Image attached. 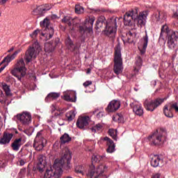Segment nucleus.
<instances>
[{"label": "nucleus", "mask_w": 178, "mask_h": 178, "mask_svg": "<svg viewBox=\"0 0 178 178\" xmlns=\"http://www.w3.org/2000/svg\"><path fill=\"white\" fill-rule=\"evenodd\" d=\"M72 159V155L70 154V151L65 149V153L60 159H56L53 166H50L49 168L46 170L44 178H59L62 176L63 171V167L65 165H69Z\"/></svg>", "instance_id": "f257e3e1"}, {"label": "nucleus", "mask_w": 178, "mask_h": 178, "mask_svg": "<svg viewBox=\"0 0 178 178\" xmlns=\"http://www.w3.org/2000/svg\"><path fill=\"white\" fill-rule=\"evenodd\" d=\"M108 169H109V166L106 165V164H101L97 169H95V166L92 164L88 172L84 170V166L83 165H77L75 168V172L76 173L82 175V176L86 175L88 177L90 178H108V177L104 174L105 172H108Z\"/></svg>", "instance_id": "f03ea898"}, {"label": "nucleus", "mask_w": 178, "mask_h": 178, "mask_svg": "<svg viewBox=\"0 0 178 178\" xmlns=\"http://www.w3.org/2000/svg\"><path fill=\"white\" fill-rule=\"evenodd\" d=\"M147 16H148V11H143L138 15V10L135 8L124 15V24L125 26H133V20H134L137 22L138 27L141 28L145 26Z\"/></svg>", "instance_id": "7ed1b4c3"}, {"label": "nucleus", "mask_w": 178, "mask_h": 178, "mask_svg": "<svg viewBox=\"0 0 178 178\" xmlns=\"http://www.w3.org/2000/svg\"><path fill=\"white\" fill-rule=\"evenodd\" d=\"M105 17H99L96 22L97 29H101V27L104 24L106 29L103 31V34H104V35H107V37H110V38H115L116 36V31L118 30L116 19H108L106 22H105Z\"/></svg>", "instance_id": "20e7f679"}, {"label": "nucleus", "mask_w": 178, "mask_h": 178, "mask_svg": "<svg viewBox=\"0 0 178 178\" xmlns=\"http://www.w3.org/2000/svg\"><path fill=\"white\" fill-rule=\"evenodd\" d=\"M165 33L168 34V47L170 49H175L176 47V41L178 38V32L171 31L169 33V28L168 25H163L161 28V32L160 33V40H163V34Z\"/></svg>", "instance_id": "39448f33"}, {"label": "nucleus", "mask_w": 178, "mask_h": 178, "mask_svg": "<svg viewBox=\"0 0 178 178\" xmlns=\"http://www.w3.org/2000/svg\"><path fill=\"white\" fill-rule=\"evenodd\" d=\"M114 73L117 75L123 72V58H122V49L120 44H117L114 53Z\"/></svg>", "instance_id": "423d86ee"}, {"label": "nucleus", "mask_w": 178, "mask_h": 178, "mask_svg": "<svg viewBox=\"0 0 178 178\" xmlns=\"http://www.w3.org/2000/svg\"><path fill=\"white\" fill-rule=\"evenodd\" d=\"M11 74L13 76H15L19 81H22V79L27 74V68H26V64L23 58L19 59L17 62L15 68L11 70Z\"/></svg>", "instance_id": "0eeeda50"}, {"label": "nucleus", "mask_w": 178, "mask_h": 178, "mask_svg": "<svg viewBox=\"0 0 178 178\" xmlns=\"http://www.w3.org/2000/svg\"><path fill=\"white\" fill-rule=\"evenodd\" d=\"M41 46L38 41H35L32 47H30L25 53L24 60L26 63H30L32 60H34L37 56H38L40 52H41Z\"/></svg>", "instance_id": "6e6552de"}, {"label": "nucleus", "mask_w": 178, "mask_h": 178, "mask_svg": "<svg viewBox=\"0 0 178 178\" xmlns=\"http://www.w3.org/2000/svg\"><path fill=\"white\" fill-rule=\"evenodd\" d=\"M40 24L42 29H44V32L42 33V35L44 38L45 41L51 40L55 31L54 30V28L51 26V22L49 21V19L48 18H44L43 21L40 22Z\"/></svg>", "instance_id": "1a4fd4ad"}, {"label": "nucleus", "mask_w": 178, "mask_h": 178, "mask_svg": "<svg viewBox=\"0 0 178 178\" xmlns=\"http://www.w3.org/2000/svg\"><path fill=\"white\" fill-rule=\"evenodd\" d=\"M45 145H47V139L44 138L43 131H40L35 138L33 147L36 151H42Z\"/></svg>", "instance_id": "9d476101"}, {"label": "nucleus", "mask_w": 178, "mask_h": 178, "mask_svg": "<svg viewBox=\"0 0 178 178\" xmlns=\"http://www.w3.org/2000/svg\"><path fill=\"white\" fill-rule=\"evenodd\" d=\"M164 101H166V98H157L155 100L147 99L144 102V106L147 111L153 112V111H155Z\"/></svg>", "instance_id": "9b49d317"}, {"label": "nucleus", "mask_w": 178, "mask_h": 178, "mask_svg": "<svg viewBox=\"0 0 178 178\" xmlns=\"http://www.w3.org/2000/svg\"><path fill=\"white\" fill-rule=\"evenodd\" d=\"M94 22H95V17H92L86 19L84 25L79 26L81 33H86L88 35H92V26H94Z\"/></svg>", "instance_id": "f8f14e48"}, {"label": "nucleus", "mask_w": 178, "mask_h": 178, "mask_svg": "<svg viewBox=\"0 0 178 178\" xmlns=\"http://www.w3.org/2000/svg\"><path fill=\"white\" fill-rule=\"evenodd\" d=\"M17 119L24 126H29V124L31 123V114L29 112H24L22 114L17 115Z\"/></svg>", "instance_id": "ddd939ff"}, {"label": "nucleus", "mask_w": 178, "mask_h": 178, "mask_svg": "<svg viewBox=\"0 0 178 178\" xmlns=\"http://www.w3.org/2000/svg\"><path fill=\"white\" fill-rule=\"evenodd\" d=\"M163 138V131H156L152 136H149V139L152 143L153 145H159L160 144H162Z\"/></svg>", "instance_id": "4468645a"}, {"label": "nucleus", "mask_w": 178, "mask_h": 178, "mask_svg": "<svg viewBox=\"0 0 178 178\" xmlns=\"http://www.w3.org/2000/svg\"><path fill=\"white\" fill-rule=\"evenodd\" d=\"M63 98L65 101L76 102L77 99L76 92L73 90H67L63 93Z\"/></svg>", "instance_id": "2eb2a0df"}, {"label": "nucleus", "mask_w": 178, "mask_h": 178, "mask_svg": "<svg viewBox=\"0 0 178 178\" xmlns=\"http://www.w3.org/2000/svg\"><path fill=\"white\" fill-rule=\"evenodd\" d=\"M131 108H133V111L138 116H143L144 114V109L143 108V106L138 102H134L131 104Z\"/></svg>", "instance_id": "dca6fc26"}, {"label": "nucleus", "mask_w": 178, "mask_h": 178, "mask_svg": "<svg viewBox=\"0 0 178 178\" xmlns=\"http://www.w3.org/2000/svg\"><path fill=\"white\" fill-rule=\"evenodd\" d=\"M175 108V112H178V104L175 103L171 105L170 108L168 105L164 106L163 112L167 118H173V113H172V109Z\"/></svg>", "instance_id": "f3484780"}, {"label": "nucleus", "mask_w": 178, "mask_h": 178, "mask_svg": "<svg viewBox=\"0 0 178 178\" xmlns=\"http://www.w3.org/2000/svg\"><path fill=\"white\" fill-rule=\"evenodd\" d=\"M119 108H120V101L113 100L108 104L106 111L107 112H116Z\"/></svg>", "instance_id": "a211bd4d"}, {"label": "nucleus", "mask_w": 178, "mask_h": 178, "mask_svg": "<svg viewBox=\"0 0 178 178\" xmlns=\"http://www.w3.org/2000/svg\"><path fill=\"white\" fill-rule=\"evenodd\" d=\"M12 138H13V134L4 132L3 134V137L0 139V145H6V144H9Z\"/></svg>", "instance_id": "6ab92c4d"}, {"label": "nucleus", "mask_w": 178, "mask_h": 178, "mask_svg": "<svg viewBox=\"0 0 178 178\" xmlns=\"http://www.w3.org/2000/svg\"><path fill=\"white\" fill-rule=\"evenodd\" d=\"M90 121V117H81L76 122V126L79 129H84V127L88 126V122Z\"/></svg>", "instance_id": "aec40b11"}, {"label": "nucleus", "mask_w": 178, "mask_h": 178, "mask_svg": "<svg viewBox=\"0 0 178 178\" xmlns=\"http://www.w3.org/2000/svg\"><path fill=\"white\" fill-rule=\"evenodd\" d=\"M20 52V49H18L17 51H15L14 52L13 54L10 55H8L7 56H6L3 60L1 61V63H0V66L1 65H9V63H10V62H12V60H13V59H15V58H16V56H17V54Z\"/></svg>", "instance_id": "412c9836"}, {"label": "nucleus", "mask_w": 178, "mask_h": 178, "mask_svg": "<svg viewBox=\"0 0 178 178\" xmlns=\"http://www.w3.org/2000/svg\"><path fill=\"white\" fill-rule=\"evenodd\" d=\"M153 20L154 22H156L159 24H162L166 20V17H165V14L161 11H157L154 15H153Z\"/></svg>", "instance_id": "4be33fe9"}, {"label": "nucleus", "mask_w": 178, "mask_h": 178, "mask_svg": "<svg viewBox=\"0 0 178 178\" xmlns=\"http://www.w3.org/2000/svg\"><path fill=\"white\" fill-rule=\"evenodd\" d=\"M47 166V162L45 161V156L40 155L38 156V169L40 173H42Z\"/></svg>", "instance_id": "5701e85b"}, {"label": "nucleus", "mask_w": 178, "mask_h": 178, "mask_svg": "<svg viewBox=\"0 0 178 178\" xmlns=\"http://www.w3.org/2000/svg\"><path fill=\"white\" fill-rule=\"evenodd\" d=\"M104 141H107L106 144L108 145V148H107V152H108L109 154H112V152H115V143H113V140H112L111 139H110L108 137H105L104 138Z\"/></svg>", "instance_id": "b1692460"}, {"label": "nucleus", "mask_w": 178, "mask_h": 178, "mask_svg": "<svg viewBox=\"0 0 178 178\" xmlns=\"http://www.w3.org/2000/svg\"><path fill=\"white\" fill-rule=\"evenodd\" d=\"M23 145V143H22V138H16L13 143L11 144V147L13 149V151H19L20 149V147Z\"/></svg>", "instance_id": "393cba45"}, {"label": "nucleus", "mask_w": 178, "mask_h": 178, "mask_svg": "<svg viewBox=\"0 0 178 178\" xmlns=\"http://www.w3.org/2000/svg\"><path fill=\"white\" fill-rule=\"evenodd\" d=\"M60 97V93L59 92H51L47 97L45 98L46 102H51V101H54V99H57Z\"/></svg>", "instance_id": "a878e982"}, {"label": "nucleus", "mask_w": 178, "mask_h": 178, "mask_svg": "<svg viewBox=\"0 0 178 178\" xmlns=\"http://www.w3.org/2000/svg\"><path fill=\"white\" fill-rule=\"evenodd\" d=\"M159 162H161V158L159 157V156H152L150 163L153 168H158V166H159Z\"/></svg>", "instance_id": "bb28decb"}, {"label": "nucleus", "mask_w": 178, "mask_h": 178, "mask_svg": "<svg viewBox=\"0 0 178 178\" xmlns=\"http://www.w3.org/2000/svg\"><path fill=\"white\" fill-rule=\"evenodd\" d=\"M52 8V6L49 4H45L44 6H39L37 7L36 10L40 12V13H44L47 12V10H50Z\"/></svg>", "instance_id": "cd10ccee"}, {"label": "nucleus", "mask_w": 178, "mask_h": 178, "mask_svg": "<svg viewBox=\"0 0 178 178\" xmlns=\"http://www.w3.org/2000/svg\"><path fill=\"white\" fill-rule=\"evenodd\" d=\"M143 43V49L140 50L141 54H145V51L147 49V47H148V35L146 33V35L143 36L142 39Z\"/></svg>", "instance_id": "c85d7f7f"}, {"label": "nucleus", "mask_w": 178, "mask_h": 178, "mask_svg": "<svg viewBox=\"0 0 178 178\" xmlns=\"http://www.w3.org/2000/svg\"><path fill=\"white\" fill-rule=\"evenodd\" d=\"M2 89L6 93L7 97H12V90H10V86L6 84V83H2Z\"/></svg>", "instance_id": "c756f323"}, {"label": "nucleus", "mask_w": 178, "mask_h": 178, "mask_svg": "<svg viewBox=\"0 0 178 178\" xmlns=\"http://www.w3.org/2000/svg\"><path fill=\"white\" fill-rule=\"evenodd\" d=\"M63 23L67 24L68 26H72V24H74V19L72 18L70 16H65L62 19Z\"/></svg>", "instance_id": "7c9ffc66"}, {"label": "nucleus", "mask_w": 178, "mask_h": 178, "mask_svg": "<svg viewBox=\"0 0 178 178\" xmlns=\"http://www.w3.org/2000/svg\"><path fill=\"white\" fill-rule=\"evenodd\" d=\"M60 141L61 144H66L67 143H70L72 141V138L67 134H64L60 138Z\"/></svg>", "instance_id": "2f4dec72"}, {"label": "nucleus", "mask_w": 178, "mask_h": 178, "mask_svg": "<svg viewBox=\"0 0 178 178\" xmlns=\"http://www.w3.org/2000/svg\"><path fill=\"white\" fill-rule=\"evenodd\" d=\"M66 45L68 47V49L71 51H74L77 47L74 46V44H73V41H72V39H70V37H68L65 41Z\"/></svg>", "instance_id": "473e14b6"}, {"label": "nucleus", "mask_w": 178, "mask_h": 178, "mask_svg": "<svg viewBox=\"0 0 178 178\" xmlns=\"http://www.w3.org/2000/svg\"><path fill=\"white\" fill-rule=\"evenodd\" d=\"M105 158V155H93L92 156V163H97V162H99L100 161H102Z\"/></svg>", "instance_id": "72a5a7b5"}, {"label": "nucleus", "mask_w": 178, "mask_h": 178, "mask_svg": "<svg viewBox=\"0 0 178 178\" xmlns=\"http://www.w3.org/2000/svg\"><path fill=\"white\" fill-rule=\"evenodd\" d=\"M143 66V60L141 59V57L138 56L136 58V67H135V70L136 72H138V69Z\"/></svg>", "instance_id": "f704fd0d"}, {"label": "nucleus", "mask_w": 178, "mask_h": 178, "mask_svg": "<svg viewBox=\"0 0 178 178\" xmlns=\"http://www.w3.org/2000/svg\"><path fill=\"white\" fill-rule=\"evenodd\" d=\"M65 116L69 122H72L76 118V111H70L65 114Z\"/></svg>", "instance_id": "c9c22d12"}, {"label": "nucleus", "mask_w": 178, "mask_h": 178, "mask_svg": "<svg viewBox=\"0 0 178 178\" xmlns=\"http://www.w3.org/2000/svg\"><path fill=\"white\" fill-rule=\"evenodd\" d=\"M108 134L112 137L113 140H118L117 136H118V131L115 129H109L108 130Z\"/></svg>", "instance_id": "e433bc0d"}, {"label": "nucleus", "mask_w": 178, "mask_h": 178, "mask_svg": "<svg viewBox=\"0 0 178 178\" xmlns=\"http://www.w3.org/2000/svg\"><path fill=\"white\" fill-rule=\"evenodd\" d=\"M75 13L78 15H81V13H84V8L80 5L75 6Z\"/></svg>", "instance_id": "4c0bfd02"}, {"label": "nucleus", "mask_w": 178, "mask_h": 178, "mask_svg": "<svg viewBox=\"0 0 178 178\" xmlns=\"http://www.w3.org/2000/svg\"><path fill=\"white\" fill-rule=\"evenodd\" d=\"M102 129V125L101 124H97L95 127H92L90 129L92 133H97V131H99Z\"/></svg>", "instance_id": "58836bf2"}, {"label": "nucleus", "mask_w": 178, "mask_h": 178, "mask_svg": "<svg viewBox=\"0 0 178 178\" xmlns=\"http://www.w3.org/2000/svg\"><path fill=\"white\" fill-rule=\"evenodd\" d=\"M6 102V99L5 97V95H3V92L2 91L0 92V103L2 104V105H5Z\"/></svg>", "instance_id": "ea45409f"}, {"label": "nucleus", "mask_w": 178, "mask_h": 178, "mask_svg": "<svg viewBox=\"0 0 178 178\" xmlns=\"http://www.w3.org/2000/svg\"><path fill=\"white\" fill-rule=\"evenodd\" d=\"M44 49H45V51H52V44H51L49 43H45Z\"/></svg>", "instance_id": "a19ab883"}, {"label": "nucleus", "mask_w": 178, "mask_h": 178, "mask_svg": "<svg viewBox=\"0 0 178 178\" xmlns=\"http://www.w3.org/2000/svg\"><path fill=\"white\" fill-rule=\"evenodd\" d=\"M38 33H40V30H35L32 33L30 34V37H31V38H35V37L38 35Z\"/></svg>", "instance_id": "79ce46f5"}, {"label": "nucleus", "mask_w": 178, "mask_h": 178, "mask_svg": "<svg viewBox=\"0 0 178 178\" xmlns=\"http://www.w3.org/2000/svg\"><path fill=\"white\" fill-rule=\"evenodd\" d=\"M62 115V113H54V115H52L51 116V120H55V119L56 118H60V115Z\"/></svg>", "instance_id": "37998d69"}, {"label": "nucleus", "mask_w": 178, "mask_h": 178, "mask_svg": "<svg viewBox=\"0 0 178 178\" xmlns=\"http://www.w3.org/2000/svg\"><path fill=\"white\" fill-rule=\"evenodd\" d=\"M92 84V81H86L85 83H83V86L85 87H88V86H91Z\"/></svg>", "instance_id": "c03bdc74"}, {"label": "nucleus", "mask_w": 178, "mask_h": 178, "mask_svg": "<svg viewBox=\"0 0 178 178\" xmlns=\"http://www.w3.org/2000/svg\"><path fill=\"white\" fill-rule=\"evenodd\" d=\"M116 119L119 120V122H122L123 120V117L122 116V114H118L115 115Z\"/></svg>", "instance_id": "a18cd8bd"}, {"label": "nucleus", "mask_w": 178, "mask_h": 178, "mask_svg": "<svg viewBox=\"0 0 178 178\" xmlns=\"http://www.w3.org/2000/svg\"><path fill=\"white\" fill-rule=\"evenodd\" d=\"M131 35H132L131 33L129 32V33H127V36L130 37V38H128V42H133V40H131Z\"/></svg>", "instance_id": "49530a36"}, {"label": "nucleus", "mask_w": 178, "mask_h": 178, "mask_svg": "<svg viewBox=\"0 0 178 178\" xmlns=\"http://www.w3.org/2000/svg\"><path fill=\"white\" fill-rule=\"evenodd\" d=\"M160 177H161V173L157 172V173L153 175L152 178H160Z\"/></svg>", "instance_id": "de8ad7c7"}, {"label": "nucleus", "mask_w": 178, "mask_h": 178, "mask_svg": "<svg viewBox=\"0 0 178 178\" xmlns=\"http://www.w3.org/2000/svg\"><path fill=\"white\" fill-rule=\"evenodd\" d=\"M8 65H3V66L0 68V73H2L3 70H5V67H6Z\"/></svg>", "instance_id": "09e8293b"}, {"label": "nucleus", "mask_w": 178, "mask_h": 178, "mask_svg": "<svg viewBox=\"0 0 178 178\" xmlns=\"http://www.w3.org/2000/svg\"><path fill=\"white\" fill-rule=\"evenodd\" d=\"M8 0H0V4H1V5H4V3H6V1H7Z\"/></svg>", "instance_id": "8fccbe9b"}, {"label": "nucleus", "mask_w": 178, "mask_h": 178, "mask_svg": "<svg viewBox=\"0 0 178 178\" xmlns=\"http://www.w3.org/2000/svg\"><path fill=\"white\" fill-rule=\"evenodd\" d=\"M103 115H104V113H102V112H99V113L97 115V118H101V116H103Z\"/></svg>", "instance_id": "3c124183"}, {"label": "nucleus", "mask_w": 178, "mask_h": 178, "mask_svg": "<svg viewBox=\"0 0 178 178\" xmlns=\"http://www.w3.org/2000/svg\"><path fill=\"white\" fill-rule=\"evenodd\" d=\"M15 50V47H11L8 51V52H12L13 51Z\"/></svg>", "instance_id": "603ef678"}, {"label": "nucleus", "mask_w": 178, "mask_h": 178, "mask_svg": "<svg viewBox=\"0 0 178 178\" xmlns=\"http://www.w3.org/2000/svg\"><path fill=\"white\" fill-rule=\"evenodd\" d=\"M19 163H20V165H21L22 166H23V165H24V161L21 160V161H19Z\"/></svg>", "instance_id": "864d4df0"}, {"label": "nucleus", "mask_w": 178, "mask_h": 178, "mask_svg": "<svg viewBox=\"0 0 178 178\" xmlns=\"http://www.w3.org/2000/svg\"><path fill=\"white\" fill-rule=\"evenodd\" d=\"M56 109V107L54 105L51 106V111H55Z\"/></svg>", "instance_id": "5fc2aeb1"}, {"label": "nucleus", "mask_w": 178, "mask_h": 178, "mask_svg": "<svg viewBox=\"0 0 178 178\" xmlns=\"http://www.w3.org/2000/svg\"><path fill=\"white\" fill-rule=\"evenodd\" d=\"M87 74H90V73H91V69H88L87 72H86Z\"/></svg>", "instance_id": "6e6d98bb"}, {"label": "nucleus", "mask_w": 178, "mask_h": 178, "mask_svg": "<svg viewBox=\"0 0 178 178\" xmlns=\"http://www.w3.org/2000/svg\"><path fill=\"white\" fill-rule=\"evenodd\" d=\"M24 133H26V134H27V136H31L32 133L33 132H31V133H27V131H24Z\"/></svg>", "instance_id": "4d7b16f0"}, {"label": "nucleus", "mask_w": 178, "mask_h": 178, "mask_svg": "<svg viewBox=\"0 0 178 178\" xmlns=\"http://www.w3.org/2000/svg\"><path fill=\"white\" fill-rule=\"evenodd\" d=\"M99 12H100V10L98 9L94 10V13H98Z\"/></svg>", "instance_id": "13d9d810"}, {"label": "nucleus", "mask_w": 178, "mask_h": 178, "mask_svg": "<svg viewBox=\"0 0 178 178\" xmlns=\"http://www.w3.org/2000/svg\"><path fill=\"white\" fill-rule=\"evenodd\" d=\"M17 2H26L27 0H17Z\"/></svg>", "instance_id": "bf43d9fd"}, {"label": "nucleus", "mask_w": 178, "mask_h": 178, "mask_svg": "<svg viewBox=\"0 0 178 178\" xmlns=\"http://www.w3.org/2000/svg\"><path fill=\"white\" fill-rule=\"evenodd\" d=\"M174 17H176L177 19H178V15L177 14H175L174 15Z\"/></svg>", "instance_id": "052dcab7"}, {"label": "nucleus", "mask_w": 178, "mask_h": 178, "mask_svg": "<svg viewBox=\"0 0 178 178\" xmlns=\"http://www.w3.org/2000/svg\"><path fill=\"white\" fill-rule=\"evenodd\" d=\"M134 90L135 91H138V89H137V88H134Z\"/></svg>", "instance_id": "680f3d73"}, {"label": "nucleus", "mask_w": 178, "mask_h": 178, "mask_svg": "<svg viewBox=\"0 0 178 178\" xmlns=\"http://www.w3.org/2000/svg\"><path fill=\"white\" fill-rule=\"evenodd\" d=\"M15 133H16V134H17V131L15 130Z\"/></svg>", "instance_id": "e2e57ef3"}, {"label": "nucleus", "mask_w": 178, "mask_h": 178, "mask_svg": "<svg viewBox=\"0 0 178 178\" xmlns=\"http://www.w3.org/2000/svg\"><path fill=\"white\" fill-rule=\"evenodd\" d=\"M0 119H1V116H0Z\"/></svg>", "instance_id": "0e129e2a"}]
</instances>
